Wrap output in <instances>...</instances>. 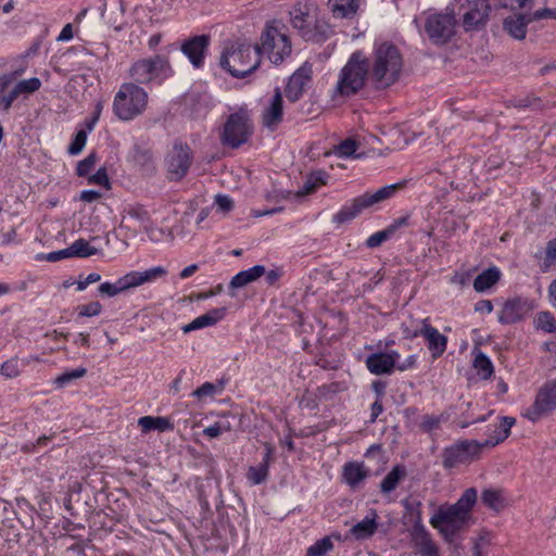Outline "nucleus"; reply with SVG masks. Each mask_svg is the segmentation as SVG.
Instances as JSON below:
<instances>
[{
    "instance_id": "1",
    "label": "nucleus",
    "mask_w": 556,
    "mask_h": 556,
    "mask_svg": "<svg viewBox=\"0 0 556 556\" xmlns=\"http://www.w3.org/2000/svg\"><path fill=\"white\" fill-rule=\"evenodd\" d=\"M478 500L475 488L466 489L454 504L441 505L430 518V525L437 529L446 542H453L472 522V508Z\"/></svg>"
},
{
    "instance_id": "2",
    "label": "nucleus",
    "mask_w": 556,
    "mask_h": 556,
    "mask_svg": "<svg viewBox=\"0 0 556 556\" xmlns=\"http://www.w3.org/2000/svg\"><path fill=\"white\" fill-rule=\"evenodd\" d=\"M515 424V418L503 417L500 426L494 430V439H488L483 442L476 440H462L446 446L442 452V465L445 469H453L460 465H467L477 459L483 447L495 446L504 441L508 435L510 428Z\"/></svg>"
},
{
    "instance_id": "3",
    "label": "nucleus",
    "mask_w": 556,
    "mask_h": 556,
    "mask_svg": "<svg viewBox=\"0 0 556 556\" xmlns=\"http://www.w3.org/2000/svg\"><path fill=\"white\" fill-rule=\"evenodd\" d=\"M261 64L258 45L247 40L226 42L219 58V65L235 78H244Z\"/></svg>"
},
{
    "instance_id": "4",
    "label": "nucleus",
    "mask_w": 556,
    "mask_h": 556,
    "mask_svg": "<svg viewBox=\"0 0 556 556\" xmlns=\"http://www.w3.org/2000/svg\"><path fill=\"white\" fill-rule=\"evenodd\" d=\"M370 80L377 89H386L399 80L403 58L392 43L382 42L376 47L369 65Z\"/></svg>"
},
{
    "instance_id": "5",
    "label": "nucleus",
    "mask_w": 556,
    "mask_h": 556,
    "mask_svg": "<svg viewBox=\"0 0 556 556\" xmlns=\"http://www.w3.org/2000/svg\"><path fill=\"white\" fill-rule=\"evenodd\" d=\"M367 79H370L367 58L364 52L355 51L340 71L334 92L342 97L355 94L365 86Z\"/></svg>"
},
{
    "instance_id": "6",
    "label": "nucleus",
    "mask_w": 556,
    "mask_h": 556,
    "mask_svg": "<svg viewBox=\"0 0 556 556\" xmlns=\"http://www.w3.org/2000/svg\"><path fill=\"white\" fill-rule=\"evenodd\" d=\"M148 92L134 83H124L114 96L113 112L121 121H132L148 106Z\"/></svg>"
},
{
    "instance_id": "7",
    "label": "nucleus",
    "mask_w": 556,
    "mask_h": 556,
    "mask_svg": "<svg viewBox=\"0 0 556 556\" xmlns=\"http://www.w3.org/2000/svg\"><path fill=\"white\" fill-rule=\"evenodd\" d=\"M260 55H266L273 64L282 63L292 51V46L285 27L276 22L267 24L258 45Z\"/></svg>"
},
{
    "instance_id": "8",
    "label": "nucleus",
    "mask_w": 556,
    "mask_h": 556,
    "mask_svg": "<svg viewBox=\"0 0 556 556\" xmlns=\"http://www.w3.org/2000/svg\"><path fill=\"white\" fill-rule=\"evenodd\" d=\"M401 188L402 184H393L384 186L372 193L365 192L364 194L353 199L350 203L343 205L341 210L333 215L332 222L339 225L344 224L355 218L365 208L391 199Z\"/></svg>"
},
{
    "instance_id": "9",
    "label": "nucleus",
    "mask_w": 556,
    "mask_h": 556,
    "mask_svg": "<svg viewBox=\"0 0 556 556\" xmlns=\"http://www.w3.org/2000/svg\"><path fill=\"white\" fill-rule=\"evenodd\" d=\"M129 78L134 84L148 85L152 81H163L173 75L168 59L164 55H153L134 62L128 70Z\"/></svg>"
},
{
    "instance_id": "10",
    "label": "nucleus",
    "mask_w": 556,
    "mask_h": 556,
    "mask_svg": "<svg viewBox=\"0 0 556 556\" xmlns=\"http://www.w3.org/2000/svg\"><path fill=\"white\" fill-rule=\"evenodd\" d=\"M455 15L454 4L446 7L443 12L424 14V30L433 43L443 45L451 40L455 34Z\"/></svg>"
},
{
    "instance_id": "11",
    "label": "nucleus",
    "mask_w": 556,
    "mask_h": 556,
    "mask_svg": "<svg viewBox=\"0 0 556 556\" xmlns=\"http://www.w3.org/2000/svg\"><path fill=\"white\" fill-rule=\"evenodd\" d=\"M252 129L251 119L245 112L240 111L231 114L224 126L223 143L231 148H238L249 139Z\"/></svg>"
},
{
    "instance_id": "12",
    "label": "nucleus",
    "mask_w": 556,
    "mask_h": 556,
    "mask_svg": "<svg viewBox=\"0 0 556 556\" xmlns=\"http://www.w3.org/2000/svg\"><path fill=\"white\" fill-rule=\"evenodd\" d=\"M316 9V4L312 0H296L290 11V21L293 28L298 29L305 40H313L315 37Z\"/></svg>"
},
{
    "instance_id": "13",
    "label": "nucleus",
    "mask_w": 556,
    "mask_h": 556,
    "mask_svg": "<svg viewBox=\"0 0 556 556\" xmlns=\"http://www.w3.org/2000/svg\"><path fill=\"white\" fill-rule=\"evenodd\" d=\"M192 160V152L187 144H175L165 159L168 179L174 181L182 179L187 175Z\"/></svg>"
},
{
    "instance_id": "14",
    "label": "nucleus",
    "mask_w": 556,
    "mask_h": 556,
    "mask_svg": "<svg viewBox=\"0 0 556 556\" xmlns=\"http://www.w3.org/2000/svg\"><path fill=\"white\" fill-rule=\"evenodd\" d=\"M458 4L456 13L463 15V27L466 31L485 24L490 13L488 0H458Z\"/></svg>"
},
{
    "instance_id": "15",
    "label": "nucleus",
    "mask_w": 556,
    "mask_h": 556,
    "mask_svg": "<svg viewBox=\"0 0 556 556\" xmlns=\"http://www.w3.org/2000/svg\"><path fill=\"white\" fill-rule=\"evenodd\" d=\"M401 355L397 351L376 352L368 355L365 365L368 371L376 376L391 375L395 370Z\"/></svg>"
},
{
    "instance_id": "16",
    "label": "nucleus",
    "mask_w": 556,
    "mask_h": 556,
    "mask_svg": "<svg viewBox=\"0 0 556 556\" xmlns=\"http://www.w3.org/2000/svg\"><path fill=\"white\" fill-rule=\"evenodd\" d=\"M556 408V380L545 383L538 392L529 418L538 420L542 415Z\"/></svg>"
},
{
    "instance_id": "17",
    "label": "nucleus",
    "mask_w": 556,
    "mask_h": 556,
    "mask_svg": "<svg viewBox=\"0 0 556 556\" xmlns=\"http://www.w3.org/2000/svg\"><path fill=\"white\" fill-rule=\"evenodd\" d=\"M210 41L211 38L208 35H198L186 39L181 43V52L188 58L195 68L203 66Z\"/></svg>"
},
{
    "instance_id": "18",
    "label": "nucleus",
    "mask_w": 556,
    "mask_h": 556,
    "mask_svg": "<svg viewBox=\"0 0 556 556\" xmlns=\"http://www.w3.org/2000/svg\"><path fill=\"white\" fill-rule=\"evenodd\" d=\"M532 311L531 303L522 298L507 300L498 313V321L503 325L516 324Z\"/></svg>"
},
{
    "instance_id": "19",
    "label": "nucleus",
    "mask_w": 556,
    "mask_h": 556,
    "mask_svg": "<svg viewBox=\"0 0 556 556\" xmlns=\"http://www.w3.org/2000/svg\"><path fill=\"white\" fill-rule=\"evenodd\" d=\"M312 80V66L304 64L298 68L289 78L285 89L288 100L295 102L304 93L306 87Z\"/></svg>"
},
{
    "instance_id": "20",
    "label": "nucleus",
    "mask_w": 556,
    "mask_h": 556,
    "mask_svg": "<svg viewBox=\"0 0 556 556\" xmlns=\"http://www.w3.org/2000/svg\"><path fill=\"white\" fill-rule=\"evenodd\" d=\"M283 118V99L279 89L275 90L262 113V124L269 130H276Z\"/></svg>"
},
{
    "instance_id": "21",
    "label": "nucleus",
    "mask_w": 556,
    "mask_h": 556,
    "mask_svg": "<svg viewBox=\"0 0 556 556\" xmlns=\"http://www.w3.org/2000/svg\"><path fill=\"white\" fill-rule=\"evenodd\" d=\"M422 323L424 326L421 337L425 338L427 342V348L431 353V356L433 358H439L444 354L446 350L447 338L444 334H442L437 328L430 325V319L428 317L424 318Z\"/></svg>"
},
{
    "instance_id": "22",
    "label": "nucleus",
    "mask_w": 556,
    "mask_h": 556,
    "mask_svg": "<svg viewBox=\"0 0 556 556\" xmlns=\"http://www.w3.org/2000/svg\"><path fill=\"white\" fill-rule=\"evenodd\" d=\"M412 541L420 556H440L439 548L430 532L421 522H416L412 529Z\"/></svg>"
},
{
    "instance_id": "23",
    "label": "nucleus",
    "mask_w": 556,
    "mask_h": 556,
    "mask_svg": "<svg viewBox=\"0 0 556 556\" xmlns=\"http://www.w3.org/2000/svg\"><path fill=\"white\" fill-rule=\"evenodd\" d=\"M368 476L369 469L364 463L349 462L343 466V480L353 490L361 488Z\"/></svg>"
},
{
    "instance_id": "24",
    "label": "nucleus",
    "mask_w": 556,
    "mask_h": 556,
    "mask_svg": "<svg viewBox=\"0 0 556 556\" xmlns=\"http://www.w3.org/2000/svg\"><path fill=\"white\" fill-rule=\"evenodd\" d=\"M226 311V307L213 308L205 314L198 316L191 323L185 325L181 329L185 333H189L194 330L212 327L225 318Z\"/></svg>"
},
{
    "instance_id": "25",
    "label": "nucleus",
    "mask_w": 556,
    "mask_h": 556,
    "mask_svg": "<svg viewBox=\"0 0 556 556\" xmlns=\"http://www.w3.org/2000/svg\"><path fill=\"white\" fill-rule=\"evenodd\" d=\"M407 224L408 217L406 216L395 219L383 230L377 231L369 236L366 240V245L370 249L380 247L383 242L391 239L401 227L406 226Z\"/></svg>"
},
{
    "instance_id": "26",
    "label": "nucleus",
    "mask_w": 556,
    "mask_h": 556,
    "mask_svg": "<svg viewBox=\"0 0 556 556\" xmlns=\"http://www.w3.org/2000/svg\"><path fill=\"white\" fill-rule=\"evenodd\" d=\"M377 518V513L372 510L363 520L351 528V535L356 540H365L372 536L378 528Z\"/></svg>"
},
{
    "instance_id": "27",
    "label": "nucleus",
    "mask_w": 556,
    "mask_h": 556,
    "mask_svg": "<svg viewBox=\"0 0 556 556\" xmlns=\"http://www.w3.org/2000/svg\"><path fill=\"white\" fill-rule=\"evenodd\" d=\"M266 274V269L263 265H255L249 269L239 271L235 275L230 281V288L237 289L242 288Z\"/></svg>"
},
{
    "instance_id": "28",
    "label": "nucleus",
    "mask_w": 556,
    "mask_h": 556,
    "mask_svg": "<svg viewBox=\"0 0 556 556\" xmlns=\"http://www.w3.org/2000/svg\"><path fill=\"white\" fill-rule=\"evenodd\" d=\"M328 5L334 17L351 18L358 10V0H328Z\"/></svg>"
},
{
    "instance_id": "29",
    "label": "nucleus",
    "mask_w": 556,
    "mask_h": 556,
    "mask_svg": "<svg viewBox=\"0 0 556 556\" xmlns=\"http://www.w3.org/2000/svg\"><path fill=\"white\" fill-rule=\"evenodd\" d=\"M138 426L141 428L143 433H148L150 431L156 430L159 432H164L168 430H173L174 426L170 420L166 417H153V416H143L138 419Z\"/></svg>"
},
{
    "instance_id": "30",
    "label": "nucleus",
    "mask_w": 556,
    "mask_h": 556,
    "mask_svg": "<svg viewBox=\"0 0 556 556\" xmlns=\"http://www.w3.org/2000/svg\"><path fill=\"white\" fill-rule=\"evenodd\" d=\"M30 361H39L38 357H28L20 359L18 357H12L5 361L0 367V375L5 379H13L21 375L22 368L27 366Z\"/></svg>"
},
{
    "instance_id": "31",
    "label": "nucleus",
    "mask_w": 556,
    "mask_h": 556,
    "mask_svg": "<svg viewBox=\"0 0 556 556\" xmlns=\"http://www.w3.org/2000/svg\"><path fill=\"white\" fill-rule=\"evenodd\" d=\"M406 477V470L404 466L396 465L390 472L383 478L380 483V490L384 494H389L394 491L399 483Z\"/></svg>"
},
{
    "instance_id": "32",
    "label": "nucleus",
    "mask_w": 556,
    "mask_h": 556,
    "mask_svg": "<svg viewBox=\"0 0 556 556\" xmlns=\"http://www.w3.org/2000/svg\"><path fill=\"white\" fill-rule=\"evenodd\" d=\"M501 277V273L496 267L488 268L478 275L473 281V289L477 292H484L493 287Z\"/></svg>"
},
{
    "instance_id": "33",
    "label": "nucleus",
    "mask_w": 556,
    "mask_h": 556,
    "mask_svg": "<svg viewBox=\"0 0 556 556\" xmlns=\"http://www.w3.org/2000/svg\"><path fill=\"white\" fill-rule=\"evenodd\" d=\"M504 28L515 39H523L527 34V22L523 16H509L504 21Z\"/></svg>"
},
{
    "instance_id": "34",
    "label": "nucleus",
    "mask_w": 556,
    "mask_h": 556,
    "mask_svg": "<svg viewBox=\"0 0 556 556\" xmlns=\"http://www.w3.org/2000/svg\"><path fill=\"white\" fill-rule=\"evenodd\" d=\"M481 501L482 503L493 510H501L505 507V497L503 496V493L498 489H485L483 490L481 494Z\"/></svg>"
},
{
    "instance_id": "35",
    "label": "nucleus",
    "mask_w": 556,
    "mask_h": 556,
    "mask_svg": "<svg viewBox=\"0 0 556 556\" xmlns=\"http://www.w3.org/2000/svg\"><path fill=\"white\" fill-rule=\"evenodd\" d=\"M533 326L536 330H541L546 333L556 332V319L548 311L536 313L533 319Z\"/></svg>"
},
{
    "instance_id": "36",
    "label": "nucleus",
    "mask_w": 556,
    "mask_h": 556,
    "mask_svg": "<svg viewBox=\"0 0 556 556\" xmlns=\"http://www.w3.org/2000/svg\"><path fill=\"white\" fill-rule=\"evenodd\" d=\"M72 257H89L98 254V249L90 245L85 239H77L68 247Z\"/></svg>"
},
{
    "instance_id": "37",
    "label": "nucleus",
    "mask_w": 556,
    "mask_h": 556,
    "mask_svg": "<svg viewBox=\"0 0 556 556\" xmlns=\"http://www.w3.org/2000/svg\"><path fill=\"white\" fill-rule=\"evenodd\" d=\"M473 367L475 369L477 370V374L482 378V379H489L493 372H494V367H493V364L492 362L490 361V358L484 354L482 353L481 351H479L476 356H475V359H473Z\"/></svg>"
},
{
    "instance_id": "38",
    "label": "nucleus",
    "mask_w": 556,
    "mask_h": 556,
    "mask_svg": "<svg viewBox=\"0 0 556 556\" xmlns=\"http://www.w3.org/2000/svg\"><path fill=\"white\" fill-rule=\"evenodd\" d=\"M333 549V543L329 536H325L311 545L305 556H325Z\"/></svg>"
},
{
    "instance_id": "39",
    "label": "nucleus",
    "mask_w": 556,
    "mask_h": 556,
    "mask_svg": "<svg viewBox=\"0 0 556 556\" xmlns=\"http://www.w3.org/2000/svg\"><path fill=\"white\" fill-rule=\"evenodd\" d=\"M357 148V141L355 139L348 138L334 147L333 153L339 157H351L354 156Z\"/></svg>"
},
{
    "instance_id": "40",
    "label": "nucleus",
    "mask_w": 556,
    "mask_h": 556,
    "mask_svg": "<svg viewBox=\"0 0 556 556\" xmlns=\"http://www.w3.org/2000/svg\"><path fill=\"white\" fill-rule=\"evenodd\" d=\"M87 372V369L84 367H78L70 371H65L62 375L58 376L54 380V383L59 388H64L70 384L73 380L83 378Z\"/></svg>"
},
{
    "instance_id": "41",
    "label": "nucleus",
    "mask_w": 556,
    "mask_h": 556,
    "mask_svg": "<svg viewBox=\"0 0 556 556\" xmlns=\"http://www.w3.org/2000/svg\"><path fill=\"white\" fill-rule=\"evenodd\" d=\"M268 477V468L266 465L251 466L248 470L247 478L251 484L257 485L266 481Z\"/></svg>"
},
{
    "instance_id": "42",
    "label": "nucleus",
    "mask_w": 556,
    "mask_h": 556,
    "mask_svg": "<svg viewBox=\"0 0 556 556\" xmlns=\"http://www.w3.org/2000/svg\"><path fill=\"white\" fill-rule=\"evenodd\" d=\"M14 86L17 88L21 96H28L40 89L41 81L37 77H31L20 80Z\"/></svg>"
},
{
    "instance_id": "43",
    "label": "nucleus",
    "mask_w": 556,
    "mask_h": 556,
    "mask_svg": "<svg viewBox=\"0 0 556 556\" xmlns=\"http://www.w3.org/2000/svg\"><path fill=\"white\" fill-rule=\"evenodd\" d=\"M422 326H424L422 319L410 320L409 324L403 323L401 325V329H402L403 336L406 339H415V338L421 336Z\"/></svg>"
},
{
    "instance_id": "44",
    "label": "nucleus",
    "mask_w": 556,
    "mask_h": 556,
    "mask_svg": "<svg viewBox=\"0 0 556 556\" xmlns=\"http://www.w3.org/2000/svg\"><path fill=\"white\" fill-rule=\"evenodd\" d=\"M87 136V130L84 129H80L76 132L73 141L71 142L67 149L71 155H77L83 151V149L86 146Z\"/></svg>"
},
{
    "instance_id": "45",
    "label": "nucleus",
    "mask_w": 556,
    "mask_h": 556,
    "mask_svg": "<svg viewBox=\"0 0 556 556\" xmlns=\"http://www.w3.org/2000/svg\"><path fill=\"white\" fill-rule=\"evenodd\" d=\"M123 291L143 285L140 271H130L118 278Z\"/></svg>"
},
{
    "instance_id": "46",
    "label": "nucleus",
    "mask_w": 556,
    "mask_h": 556,
    "mask_svg": "<svg viewBox=\"0 0 556 556\" xmlns=\"http://www.w3.org/2000/svg\"><path fill=\"white\" fill-rule=\"evenodd\" d=\"M98 291L101 295H105L109 298L116 296L117 294L124 292L118 279L115 282L106 281L101 283L98 288Z\"/></svg>"
},
{
    "instance_id": "47",
    "label": "nucleus",
    "mask_w": 556,
    "mask_h": 556,
    "mask_svg": "<svg viewBox=\"0 0 556 556\" xmlns=\"http://www.w3.org/2000/svg\"><path fill=\"white\" fill-rule=\"evenodd\" d=\"M442 418L434 415H425L420 421V429L425 432L438 430L441 426Z\"/></svg>"
},
{
    "instance_id": "48",
    "label": "nucleus",
    "mask_w": 556,
    "mask_h": 556,
    "mask_svg": "<svg viewBox=\"0 0 556 556\" xmlns=\"http://www.w3.org/2000/svg\"><path fill=\"white\" fill-rule=\"evenodd\" d=\"M140 274H141L142 282L146 283V282L155 281L156 279L162 278V277H165L167 275V270L163 266H156V267L149 268L144 271H140Z\"/></svg>"
},
{
    "instance_id": "49",
    "label": "nucleus",
    "mask_w": 556,
    "mask_h": 556,
    "mask_svg": "<svg viewBox=\"0 0 556 556\" xmlns=\"http://www.w3.org/2000/svg\"><path fill=\"white\" fill-rule=\"evenodd\" d=\"M96 162H97L96 154H93V153L89 154L87 157H85L84 160H81L78 163V165H77V175L81 176V177L83 176H87L92 170V168L94 167Z\"/></svg>"
},
{
    "instance_id": "50",
    "label": "nucleus",
    "mask_w": 556,
    "mask_h": 556,
    "mask_svg": "<svg viewBox=\"0 0 556 556\" xmlns=\"http://www.w3.org/2000/svg\"><path fill=\"white\" fill-rule=\"evenodd\" d=\"M102 311V305L94 301L79 307V316L92 317L98 316Z\"/></svg>"
},
{
    "instance_id": "51",
    "label": "nucleus",
    "mask_w": 556,
    "mask_h": 556,
    "mask_svg": "<svg viewBox=\"0 0 556 556\" xmlns=\"http://www.w3.org/2000/svg\"><path fill=\"white\" fill-rule=\"evenodd\" d=\"M18 97H21V94L15 86H13V88L10 91L2 94L0 98V104L3 108V110L8 111Z\"/></svg>"
},
{
    "instance_id": "52",
    "label": "nucleus",
    "mask_w": 556,
    "mask_h": 556,
    "mask_svg": "<svg viewBox=\"0 0 556 556\" xmlns=\"http://www.w3.org/2000/svg\"><path fill=\"white\" fill-rule=\"evenodd\" d=\"M556 265V239L548 241L545 250L544 266Z\"/></svg>"
},
{
    "instance_id": "53",
    "label": "nucleus",
    "mask_w": 556,
    "mask_h": 556,
    "mask_svg": "<svg viewBox=\"0 0 556 556\" xmlns=\"http://www.w3.org/2000/svg\"><path fill=\"white\" fill-rule=\"evenodd\" d=\"M216 386L212 382H205L200 388L192 392V395L201 399L204 396H213L216 393Z\"/></svg>"
},
{
    "instance_id": "54",
    "label": "nucleus",
    "mask_w": 556,
    "mask_h": 556,
    "mask_svg": "<svg viewBox=\"0 0 556 556\" xmlns=\"http://www.w3.org/2000/svg\"><path fill=\"white\" fill-rule=\"evenodd\" d=\"M89 182L109 187L110 181L106 169L104 167L99 168L97 173L89 178Z\"/></svg>"
},
{
    "instance_id": "55",
    "label": "nucleus",
    "mask_w": 556,
    "mask_h": 556,
    "mask_svg": "<svg viewBox=\"0 0 556 556\" xmlns=\"http://www.w3.org/2000/svg\"><path fill=\"white\" fill-rule=\"evenodd\" d=\"M215 204L222 212H228L233 206V201L230 197L225 194H217L215 198Z\"/></svg>"
},
{
    "instance_id": "56",
    "label": "nucleus",
    "mask_w": 556,
    "mask_h": 556,
    "mask_svg": "<svg viewBox=\"0 0 556 556\" xmlns=\"http://www.w3.org/2000/svg\"><path fill=\"white\" fill-rule=\"evenodd\" d=\"M416 364H417V356L416 355H409L403 362H400V359H399L397 364L395 366V369L399 370V371H405V370L415 368Z\"/></svg>"
},
{
    "instance_id": "57",
    "label": "nucleus",
    "mask_w": 556,
    "mask_h": 556,
    "mask_svg": "<svg viewBox=\"0 0 556 556\" xmlns=\"http://www.w3.org/2000/svg\"><path fill=\"white\" fill-rule=\"evenodd\" d=\"M101 279V276L97 273H90L85 279L77 281V290L83 291L89 285L98 282Z\"/></svg>"
},
{
    "instance_id": "58",
    "label": "nucleus",
    "mask_w": 556,
    "mask_h": 556,
    "mask_svg": "<svg viewBox=\"0 0 556 556\" xmlns=\"http://www.w3.org/2000/svg\"><path fill=\"white\" fill-rule=\"evenodd\" d=\"M543 18L556 20V9H548V8L540 9V10H536L532 15V20H543Z\"/></svg>"
},
{
    "instance_id": "59",
    "label": "nucleus",
    "mask_w": 556,
    "mask_h": 556,
    "mask_svg": "<svg viewBox=\"0 0 556 556\" xmlns=\"http://www.w3.org/2000/svg\"><path fill=\"white\" fill-rule=\"evenodd\" d=\"M68 257H72V255L70 254L68 248H66V249L54 251V252L47 254L46 260L49 262H58L60 260L68 258Z\"/></svg>"
},
{
    "instance_id": "60",
    "label": "nucleus",
    "mask_w": 556,
    "mask_h": 556,
    "mask_svg": "<svg viewBox=\"0 0 556 556\" xmlns=\"http://www.w3.org/2000/svg\"><path fill=\"white\" fill-rule=\"evenodd\" d=\"M475 311L490 314L493 311V304L490 300H481L476 303Z\"/></svg>"
},
{
    "instance_id": "61",
    "label": "nucleus",
    "mask_w": 556,
    "mask_h": 556,
    "mask_svg": "<svg viewBox=\"0 0 556 556\" xmlns=\"http://www.w3.org/2000/svg\"><path fill=\"white\" fill-rule=\"evenodd\" d=\"M100 197H101V193L98 191H94V190H84L80 193V200H83L87 203L94 202L98 199H100Z\"/></svg>"
},
{
    "instance_id": "62",
    "label": "nucleus",
    "mask_w": 556,
    "mask_h": 556,
    "mask_svg": "<svg viewBox=\"0 0 556 556\" xmlns=\"http://www.w3.org/2000/svg\"><path fill=\"white\" fill-rule=\"evenodd\" d=\"M73 38L72 24H66L58 36V41H68Z\"/></svg>"
},
{
    "instance_id": "63",
    "label": "nucleus",
    "mask_w": 556,
    "mask_h": 556,
    "mask_svg": "<svg viewBox=\"0 0 556 556\" xmlns=\"http://www.w3.org/2000/svg\"><path fill=\"white\" fill-rule=\"evenodd\" d=\"M203 434L206 435L210 439H214V438H217L220 434H223V432L220 431V429L218 428V426L215 422L212 426L206 427L203 430Z\"/></svg>"
},
{
    "instance_id": "64",
    "label": "nucleus",
    "mask_w": 556,
    "mask_h": 556,
    "mask_svg": "<svg viewBox=\"0 0 556 556\" xmlns=\"http://www.w3.org/2000/svg\"><path fill=\"white\" fill-rule=\"evenodd\" d=\"M198 268H199V267H198V265H197V264H191V265H189V266L185 267V268L180 271L179 277H180L181 279H187V278L191 277V276H192V275L198 270Z\"/></svg>"
}]
</instances>
